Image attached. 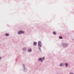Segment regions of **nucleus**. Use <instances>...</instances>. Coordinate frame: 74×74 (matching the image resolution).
<instances>
[{
  "label": "nucleus",
  "instance_id": "f257e3e1",
  "mask_svg": "<svg viewBox=\"0 0 74 74\" xmlns=\"http://www.w3.org/2000/svg\"><path fill=\"white\" fill-rule=\"evenodd\" d=\"M24 33V32L23 31H21L18 32V34H21Z\"/></svg>",
  "mask_w": 74,
  "mask_h": 74
},
{
  "label": "nucleus",
  "instance_id": "f03ea898",
  "mask_svg": "<svg viewBox=\"0 0 74 74\" xmlns=\"http://www.w3.org/2000/svg\"><path fill=\"white\" fill-rule=\"evenodd\" d=\"M44 57H43L42 58H40L39 60L40 62H42V60H44Z\"/></svg>",
  "mask_w": 74,
  "mask_h": 74
},
{
  "label": "nucleus",
  "instance_id": "7ed1b4c3",
  "mask_svg": "<svg viewBox=\"0 0 74 74\" xmlns=\"http://www.w3.org/2000/svg\"><path fill=\"white\" fill-rule=\"evenodd\" d=\"M41 43L40 42H38V45L39 47H41Z\"/></svg>",
  "mask_w": 74,
  "mask_h": 74
},
{
  "label": "nucleus",
  "instance_id": "20e7f679",
  "mask_svg": "<svg viewBox=\"0 0 74 74\" xmlns=\"http://www.w3.org/2000/svg\"><path fill=\"white\" fill-rule=\"evenodd\" d=\"M36 44H37V43L36 42H34V45H36Z\"/></svg>",
  "mask_w": 74,
  "mask_h": 74
},
{
  "label": "nucleus",
  "instance_id": "39448f33",
  "mask_svg": "<svg viewBox=\"0 0 74 74\" xmlns=\"http://www.w3.org/2000/svg\"><path fill=\"white\" fill-rule=\"evenodd\" d=\"M28 51L29 52H31V51H32V49H28Z\"/></svg>",
  "mask_w": 74,
  "mask_h": 74
},
{
  "label": "nucleus",
  "instance_id": "423d86ee",
  "mask_svg": "<svg viewBox=\"0 0 74 74\" xmlns=\"http://www.w3.org/2000/svg\"><path fill=\"white\" fill-rule=\"evenodd\" d=\"M5 36H9V34H5Z\"/></svg>",
  "mask_w": 74,
  "mask_h": 74
},
{
  "label": "nucleus",
  "instance_id": "0eeeda50",
  "mask_svg": "<svg viewBox=\"0 0 74 74\" xmlns=\"http://www.w3.org/2000/svg\"><path fill=\"white\" fill-rule=\"evenodd\" d=\"M60 66H63V65L62 64H61Z\"/></svg>",
  "mask_w": 74,
  "mask_h": 74
},
{
  "label": "nucleus",
  "instance_id": "6e6552de",
  "mask_svg": "<svg viewBox=\"0 0 74 74\" xmlns=\"http://www.w3.org/2000/svg\"><path fill=\"white\" fill-rule=\"evenodd\" d=\"M53 34H56V32H53Z\"/></svg>",
  "mask_w": 74,
  "mask_h": 74
},
{
  "label": "nucleus",
  "instance_id": "1a4fd4ad",
  "mask_svg": "<svg viewBox=\"0 0 74 74\" xmlns=\"http://www.w3.org/2000/svg\"><path fill=\"white\" fill-rule=\"evenodd\" d=\"M59 38H60V39H62V36H60Z\"/></svg>",
  "mask_w": 74,
  "mask_h": 74
},
{
  "label": "nucleus",
  "instance_id": "9d476101",
  "mask_svg": "<svg viewBox=\"0 0 74 74\" xmlns=\"http://www.w3.org/2000/svg\"><path fill=\"white\" fill-rule=\"evenodd\" d=\"M65 66H68V64H67V63H66L65 64Z\"/></svg>",
  "mask_w": 74,
  "mask_h": 74
},
{
  "label": "nucleus",
  "instance_id": "9b49d317",
  "mask_svg": "<svg viewBox=\"0 0 74 74\" xmlns=\"http://www.w3.org/2000/svg\"><path fill=\"white\" fill-rule=\"evenodd\" d=\"M1 59V57H0V59Z\"/></svg>",
  "mask_w": 74,
  "mask_h": 74
},
{
  "label": "nucleus",
  "instance_id": "f8f14e48",
  "mask_svg": "<svg viewBox=\"0 0 74 74\" xmlns=\"http://www.w3.org/2000/svg\"><path fill=\"white\" fill-rule=\"evenodd\" d=\"M70 74H73V73H71Z\"/></svg>",
  "mask_w": 74,
  "mask_h": 74
}]
</instances>
